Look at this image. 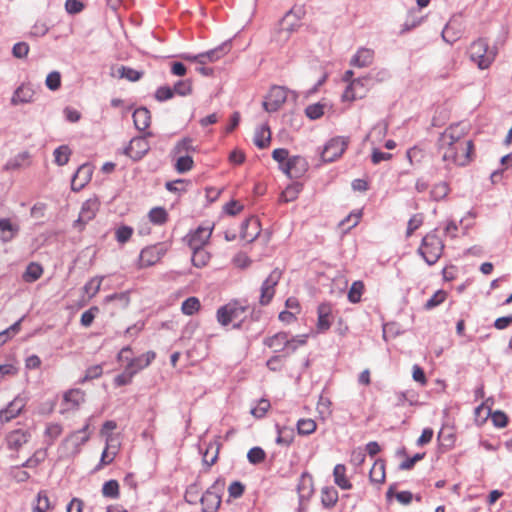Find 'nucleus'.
Instances as JSON below:
<instances>
[{"label":"nucleus","instance_id":"f257e3e1","mask_svg":"<svg viewBox=\"0 0 512 512\" xmlns=\"http://www.w3.org/2000/svg\"><path fill=\"white\" fill-rule=\"evenodd\" d=\"M467 127L457 123L447 127L438 139V153L447 168L464 167L475 157V147L467 137Z\"/></svg>","mask_w":512,"mask_h":512},{"label":"nucleus","instance_id":"f03ea898","mask_svg":"<svg viewBox=\"0 0 512 512\" xmlns=\"http://www.w3.org/2000/svg\"><path fill=\"white\" fill-rule=\"evenodd\" d=\"M307 335H297L290 337L286 332H278L267 336L263 344L275 353L283 352V356L294 353L299 347L306 345Z\"/></svg>","mask_w":512,"mask_h":512},{"label":"nucleus","instance_id":"7ed1b4c3","mask_svg":"<svg viewBox=\"0 0 512 512\" xmlns=\"http://www.w3.org/2000/svg\"><path fill=\"white\" fill-rule=\"evenodd\" d=\"M249 306L241 300L233 299L219 307L216 312V319L221 326H227L239 322L235 327L239 328L240 323L245 319Z\"/></svg>","mask_w":512,"mask_h":512},{"label":"nucleus","instance_id":"20e7f679","mask_svg":"<svg viewBox=\"0 0 512 512\" xmlns=\"http://www.w3.org/2000/svg\"><path fill=\"white\" fill-rule=\"evenodd\" d=\"M469 57L479 69H487L495 61L497 50L494 47H489L486 39L479 38L471 43L469 50Z\"/></svg>","mask_w":512,"mask_h":512},{"label":"nucleus","instance_id":"39448f33","mask_svg":"<svg viewBox=\"0 0 512 512\" xmlns=\"http://www.w3.org/2000/svg\"><path fill=\"white\" fill-rule=\"evenodd\" d=\"M443 250V240L439 237L437 231L434 230L423 237L418 253L428 265H434L442 256Z\"/></svg>","mask_w":512,"mask_h":512},{"label":"nucleus","instance_id":"423d86ee","mask_svg":"<svg viewBox=\"0 0 512 512\" xmlns=\"http://www.w3.org/2000/svg\"><path fill=\"white\" fill-rule=\"evenodd\" d=\"M225 482L223 480L215 481L211 487L200 498L202 512H217L221 505V494L224 491Z\"/></svg>","mask_w":512,"mask_h":512},{"label":"nucleus","instance_id":"0eeeda50","mask_svg":"<svg viewBox=\"0 0 512 512\" xmlns=\"http://www.w3.org/2000/svg\"><path fill=\"white\" fill-rule=\"evenodd\" d=\"M128 353H131L130 347L122 348L118 354V360H125L127 362L126 367L131 370L134 375L148 367L156 357V353L153 351H148L136 358H129L127 356Z\"/></svg>","mask_w":512,"mask_h":512},{"label":"nucleus","instance_id":"6e6552de","mask_svg":"<svg viewBox=\"0 0 512 512\" xmlns=\"http://www.w3.org/2000/svg\"><path fill=\"white\" fill-rule=\"evenodd\" d=\"M372 86L371 77L364 76L354 79L345 89L342 99L343 101H354L364 98Z\"/></svg>","mask_w":512,"mask_h":512},{"label":"nucleus","instance_id":"1a4fd4ad","mask_svg":"<svg viewBox=\"0 0 512 512\" xmlns=\"http://www.w3.org/2000/svg\"><path fill=\"white\" fill-rule=\"evenodd\" d=\"M350 142L349 137L338 136L332 138L327 142L323 151H322V159L325 162H333L338 159L348 147Z\"/></svg>","mask_w":512,"mask_h":512},{"label":"nucleus","instance_id":"9d476101","mask_svg":"<svg viewBox=\"0 0 512 512\" xmlns=\"http://www.w3.org/2000/svg\"><path fill=\"white\" fill-rule=\"evenodd\" d=\"M213 231V226H198L195 230L190 231L184 238V241L190 249L204 248Z\"/></svg>","mask_w":512,"mask_h":512},{"label":"nucleus","instance_id":"9b49d317","mask_svg":"<svg viewBox=\"0 0 512 512\" xmlns=\"http://www.w3.org/2000/svg\"><path fill=\"white\" fill-rule=\"evenodd\" d=\"M151 136H153V133L151 131H147L143 136L131 139L128 147L125 149V154L133 160L142 159L150 150L147 137Z\"/></svg>","mask_w":512,"mask_h":512},{"label":"nucleus","instance_id":"f8f14e48","mask_svg":"<svg viewBox=\"0 0 512 512\" xmlns=\"http://www.w3.org/2000/svg\"><path fill=\"white\" fill-rule=\"evenodd\" d=\"M281 279V271L278 269L273 270L268 277L263 281L260 289L259 303L262 306L268 305L274 295L275 288Z\"/></svg>","mask_w":512,"mask_h":512},{"label":"nucleus","instance_id":"ddd939ff","mask_svg":"<svg viewBox=\"0 0 512 512\" xmlns=\"http://www.w3.org/2000/svg\"><path fill=\"white\" fill-rule=\"evenodd\" d=\"M287 100V91L284 87L273 86L269 90L263 102V108L267 112H276Z\"/></svg>","mask_w":512,"mask_h":512},{"label":"nucleus","instance_id":"4468645a","mask_svg":"<svg viewBox=\"0 0 512 512\" xmlns=\"http://www.w3.org/2000/svg\"><path fill=\"white\" fill-rule=\"evenodd\" d=\"M85 397V391L79 388L69 389L63 394L61 413L77 410L85 402Z\"/></svg>","mask_w":512,"mask_h":512},{"label":"nucleus","instance_id":"2eb2a0df","mask_svg":"<svg viewBox=\"0 0 512 512\" xmlns=\"http://www.w3.org/2000/svg\"><path fill=\"white\" fill-rule=\"evenodd\" d=\"M307 170L308 162L302 156L290 157L282 167V171L290 178H300Z\"/></svg>","mask_w":512,"mask_h":512},{"label":"nucleus","instance_id":"dca6fc26","mask_svg":"<svg viewBox=\"0 0 512 512\" xmlns=\"http://www.w3.org/2000/svg\"><path fill=\"white\" fill-rule=\"evenodd\" d=\"M99 201L97 199L86 200L80 210L79 217L75 221L74 225L79 226L80 229L84 227L89 221L94 219L97 211L99 210Z\"/></svg>","mask_w":512,"mask_h":512},{"label":"nucleus","instance_id":"f3484780","mask_svg":"<svg viewBox=\"0 0 512 512\" xmlns=\"http://www.w3.org/2000/svg\"><path fill=\"white\" fill-rule=\"evenodd\" d=\"M92 167L88 164L81 165L76 173L74 174L71 181V188L73 191H80L84 188L91 180Z\"/></svg>","mask_w":512,"mask_h":512},{"label":"nucleus","instance_id":"a211bd4d","mask_svg":"<svg viewBox=\"0 0 512 512\" xmlns=\"http://www.w3.org/2000/svg\"><path fill=\"white\" fill-rule=\"evenodd\" d=\"M318 320L317 329L320 332L327 331L332 324V305L330 303H321L317 309Z\"/></svg>","mask_w":512,"mask_h":512},{"label":"nucleus","instance_id":"6ab92c4d","mask_svg":"<svg viewBox=\"0 0 512 512\" xmlns=\"http://www.w3.org/2000/svg\"><path fill=\"white\" fill-rule=\"evenodd\" d=\"M25 407V402L23 398L16 397L12 400L9 405L0 411V420L2 422H9L12 419L16 418L23 408Z\"/></svg>","mask_w":512,"mask_h":512},{"label":"nucleus","instance_id":"aec40b11","mask_svg":"<svg viewBox=\"0 0 512 512\" xmlns=\"http://www.w3.org/2000/svg\"><path fill=\"white\" fill-rule=\"evenodd\" d=\"M115 439L112 435H108L106 438V446L102 452L99 467L111 464L119 451L118 444H114Z\"/></svg>","mask_w":512,"mask_h":512},{"label":"nucleus","instance_id":"412c9836","mask_svg":"<svg viewBox=\"0 0 512 512\" xmlns=\"http://www.w3.org/2000/svg\"><path fill=\"white\" fill-rule=\"evenodd\" d=\"M35 91L29 84H21L14 92L11 103L13 105L30 103L33 100Z\"/></svg>","mask_w":512,"mask_h":512},{"label":"nucleus","instance_id":"4be33fe9","mask_svg":"<svg viewBox=\"0 0 512 512\" xmlns=\"http://www.w3.org/2000/svg\"><path fill=\"white\" fill-rule=\"evenodd\" d=\"M29 438L30 434L27 431L22 429L13 430L6 437L8 448L18 450L28 442Z\"/></svg>","mask_w":512,"mask_h":512},{"label":"nucleus","instance_id":"5701e85b","mask_svg":"<svg viewBox=\"0 0 512 512\" xmlns=\"http://www.w3.org/2000/svg\"><path fill=\"white\" fill-rule=\"evenodd\" d=\"M161 258V253L156 246L144 248L139 256L140 267H149L156 264Z\"/></svg>","mask_w":512,"mask_h":512},{"label":"nucleus","instance_id":"b1692460","mask_svg":"<svg viewBox=\"0 0 512 512\" xmlns=\"http://www.w3.org/2000/svg\"><path fill=\"white\" fill-rule=\"evenodd\" d=\"M54 505L46 490H40L32 504V512H53Z\"/></svg>","mask_w":512,"mask_h":512},{"label":"nucleus","instance_id":"393cba45","mask_svg":"<svg viewBox=\"0 0 512 512\" xmlns=\"http://www.w3.org/2000/svg\"><path fill=\"white\" fill-rule=\"evenodd\" d=\"M374 60V51L369 48H360L351 59L350 64L355 67H367Z\"/></svg>","mask_w":512,"mask_h":512},{"label":"nucleus","instance_id":"a878e982","mask_svg":"<svg viewBox=\"0 0 512 512\" xmlns=\"http://www.w3.org/2000/svg\"><path fill=\"white\" fill-rule=\"evenodd\" d=\"M334 483L343 490H350L352 483L347 477V468L344 464H337L333 469Z\"/></svg>","mask_w":512,"mask_h":512},{"label":"nucleus","instance_id":"bb28decb","mask_svg":"<svg viewBox=\"0 0 512 512\" xmlns=\"http://www.w3.org/2000/svg\"><path fill=\"white\" fill-rule=\"evenodd\" d=\"M133 121L136 129L145 131L151 124V114L147 108H137L133 113Z\"/></svg>","mask_w":512,"mask_h":512},{"label":"nucleus","instance_id":"cd10ccee","mask_svg":"<svg viewBox=\"0 0 512 512\" xmlns=\"http://www.w3.org/2000/svg\"><path fill=\"white\" fill-rule=\"evenodd\" d=\"M18 232L19 226L13 223L9 218L0 219V233L2 241H11Z\"/></svg>","mask_w":512,"mask_h":512},{"label":"nucleus","instance_id":"c85d7f7f","mask_svg":"<svg viewBox=\"0 0 512 512\" xmlns=\"http://www.w3.org/2000/svg\"><path fill=\"white\" fill-rule=\"evenodd\" d=\"M43 272L44 269L41 264L30 262L22 275V279L26 283H33L42 277Z\"/></svg>","mask_w":512,"mask_h":512},{"label":"nucleus","instance_id":"c756f323","mask_svg":"<svg viewBox=\"0 0 512 512\" xmlns=\"http://www.w3.org/2000/svg\"><path fill=\"white\" fill-rule=\"evenodd\" d=\"M370 481L376 484H382L385 482V462L382 459H378L374 462L369 473Z\"/></svg>","mask_w":512,"mask_h":512},{"label":"nucleus","instance_id":"7c9ffc66","mask_svg":"<svg viewBox=\"0 0 512 512\" xmlns=\"http://www.w3.org/2000/svg\"><path fill=\"white\" fill-rule=\"evenodd\" d=\"M220 443L218 441L210 442L204 453H203V463L207 467H211L214 465L218 459L219 450H220Z\"/></svg>","mask_w":512,"mask_h":512},{"label":"nucleus","instance_id":"2f4dec72","mask_svg":"<svg viewBox=\"0 0 512 512\" xmlns=\"http://www.w3.org/2000/svg\"><path fill=\"white\" fill-rule=\"evenodd\" d=\"M271 141V131L267 125H263L258 128L254 135V144L260 148L264 149L270 145Z\"/></svg>","mask_w":512,"mask_h":512},{"label":"nucleus","instance_id":"473e14b6","mask_svg":"<svg viewBox=\"0 0 512 512\" xmlns=\"http://www.w3.org/2000/svg\"><path fill=\"white\" fill-rule=\"evenodd\" d=\"M338 501V492L333 487H324L321 490V503L326 508H332Z\"/></svg>","mask_w":512,"mask_h":512},{"label":"nucleus","instance_id":"72a5a7b5","mask_svg":"<svg viewBox=\"0 0 512 512\" xmlns=\"http://www.w3.org/2000/svg\"><path fill=\"white\" fill-rule=\"evenodd\" d=\"M200 309H201V302L195 296H191V297L187 298L185 301H183V303L181 305V312L187 316H192V315L198 313L200 311Z\"/></svg>","mask_w":512,"mask_h":512},{"label":"nucleus","instance_id":"f704fd0d","mask_svg":"<svg viewBox=\"0 0 512 512\" xmlns=\"http://www.w3.org/2000/svg\"><path fill=\"white\" fill-rule=\"evenodd\" d=\"M193 251L192 254V264L197 268L205 267L210 259V253L207 252L204 248L191 249Z\"/></svg>","mask_w":512,"mask_h":512},{"label":"nucleus","instance_id":"c9c22d12","mask_svg":"<svg viewBox=\"0 0 512 512\" xmlns=\"http://www.w3.org/2000/svg\"><path fill=\"white\" fill-rule=\"evenodd\" d=\"M361 218L362 210L353 211L339 223V227L342 228L344 232H347L355 227L360 222Z\"/></svg>","mask_w":512,"mask_h":512},{"label":"nucleus","instance_id":"e433bc0d","mask_svg":"<svg viewBox=\"0 0 512 512\" xmlns=\"http://www.w3.org/2000/svg\"><path fill=\"white\" fill-rule=\"evenodd\" d=\"M148 218L154 225H163L168 221V213L163 207H155L149 211Z\"/></svg>","mask_w":512,"mask_h":512},{"label":"nucleus","instance_id":"4c0bfd02","mask_svg":"<svg viewBox=\"0 0 512 512\" xmlns=\"http://www.w3.org/2000/svg\"><path fill=\"white\" fill-rule=\"evenodd\" d=\"M294 18L293 13L289 12L283 17L280 23L281 31H285L287 36L296 31L300 26L299 20Z\"/></svg>","mask_w":512,"mask_h":512},{"label":"nucleus","instance_id":"58836bf2","mask_svg":"<svg viewBox=\"0 0 512 512\" xmlns=\"http://www.w3.org/2000/svg\"><path fill=\"white\" fill-rule=\"evenodd\" d=\"M364 290L365 285L362 281H354L348 291V300L354 304L360 302Z\"/></svg>","mask_w":512,"mask_h":512},{"label":"nucleus","instance_id":"ea45409f","mask_svg":"<svg viewBox=\"0 0 512 512\" xmlns=\"http://www.w3.org/2000/svg\"><path fill=\"white\" fill-rule=\"evenodd\" d=\"M194 151L193 140L191 138H184L175 145L172 153L174 155H189L190 152Z\"/></svg>","mask_w":512,"mask_h":512},{"label":"nucleus","instance_id":"a19ab883","mask_svg":"<svg viewBox=\"0 0 512 512\" xmlns=\"http://www.w3.org/2000/svg\"><path fill=\"white\" fill-rule=\"evenodd\" d=\"M118 73H119L120 78H125L130 82H137L144 75L143 71H138V70H135V69H133L131 67H127V66H121L118 69Z\"/></svg>","mask_w":512,"mask_h":512},{"label":"nucleus","instance_id":"79ce46f5","mask_svg":"<svg viewBox=\"0 0 512 512\" xmlns=\"http://www.w3.org/2000/svg\"><path fill=\"white\" fill-rule=\"evenodd\" d=\"M317 428L316 422L311 418H303L297 422V430L300 435H310Z\"/></svg>","mask_w":512,"mask_h":512},{"label":"nucleus","instance_id":"37998d69","mask_svg":"<svg viewBox=\"0 0 512 512\" xmlns=\"http://www.w3.org/2000/svg\"><path fill=\"white\" fill-rule=\"evenodd\" d=\"M175 169L178 173H185L192 170L194 161L190 155H177Z\"/></svg>","mask_w":512,"mask_h":512},{"label":"nucleus","instance_id":"c03bdc74","mask_svg":"<svg viewBox=\"0 0 512 512\" xmlns=\"http://www.w3.org/2000/svg\"><path fill=\"white\" fill-rule=\"evenodd\" d=\"M55 163L59 166H63L68 163L71 150L67 145H62L54 150Z\"/></svg>","mask_w":512,"mask_h":512},{"label":"nucleus","instance_id":"a18cd8bd","mask_svg":"<svg viewBox=\"0 0 512 512\" xmlns=\"http://www.w3.org/2000/svg\"><path fill=\"white\" fill-rule=\"evenodd\" d=\"M133 233L134 230L132 227L121 225L115 230V239L118 243L125 244L131 239Z\"/></svg>","mask_w":512,"mask_h":512},{"label":"nucleus","instance_id":"49530a36","mask_svg":"<svg viewBox=\"0 0 512 512\" xmlns=\"http://www.w3.org/2000/svg\"><path fill=\"white\" fill-rule=\"evenodd\" d=\"M226 53H227V51L225 50L224 46L217 47V48L207 51L205 53H201V56H205V58L203 59V65L219 60Z\"/></svg>","mask_w":512,"mask_h":512},{"label":"nucleus","instance_id":"de8ad7c7","mask_svg":"<svg viewBox=\"0 0 512 512\" xmlns=\"http://www.w3.org/2000/svg\"><path fill=\"white\" fill-rule=\"evenodd\" d=\"M447 299V292L444 290L436 291L433 296L427 300L424 307L426 310H431L440 304H442Z\"/></svg>","mask_w":512,"mask_h":512},{"label":"nucleus","instance_id":"09e8293b","mask_svg":"<svg viewBox=\"0 0 512 512\" xmlns=\"http://www.w3.org/2000/svg\"><path fill=\"white\" fill-rule=\"evenodd\" d=\"M102 494L109 498L119 497V483L116 480H109L102 487Z\"/></svg>","mask_w":512,"mask_h":512},{"label":"nucleus","instance_id":"8fccbe9b","mask_svg":"<svg viewBox=\"0 0 512 512\" xmlns=\"http://www.w3.org/2000/svg\"><path fill=\"white\" fill-rule=\"evenodd\" d=\"M247 458L251 464H260L266 459V453L261 447H253L248 451Z\"/></svg>","mask_w":512,"mask_h":512},{"label":"nucleus","instance_id":"3c124183","mask_svg":"<svg viewBox=\"0 0 512 512\" xmlns=\"http://www.w3.org/2000/svg\"><path fill=\"white\" fill-rule=\"evenodd\" d=\"M424 217L421 213L414 214L408 221L406 237H410L417 229L423 225Z\"/></svg>","mask_w":512,"mask_h":512},{"label":"nucleus","instance_id":"603ef678","mask_svg":"<svg viewBox=\"0 0 512 512\" xmlns=\"http://www.w3.org/2000/svg\"><path fill=\"white\" fill-rule=\"evenodd\" d=\"M102 281L103 277H94L85 284L84 290L89 295V298L94 297L99 292Z\"/></svg>","mask_w":512,"mask_h":512},{"label":"nucleus","instance_id":"864d4df0","mask_svg":"<svg viewBox=\"0 0 512 512\" xmlns=\"http://www.w3.org/2000/svg\"><path fill=\"white\" fill-rule=\"evenodd\" d=\"M192 82L190 80H181L175 83L173 87L174 94L187 96L192 93Z\"/></svg>","mask_w":512,"mask_h":512},{"label":"nucleus","instance_id":"5fc2aeb1","mask_svg":"<svg viewBox=\"0 0 512 512\" xmlns=\"http://www.w3.org/2000/svg\"><path fill=\"white\" fill-rule=\"evenodd\" d=\"M270 409V402L267 399H260L255 407L251 409V414L256 418H263Z\"/></svg>","mask_w":512,"mask_h":512},{"label":"nucleus","instance_id":"6e6d98bb","mask_svg":"<svg viewBox=\"0 0 512 512\" xmlns=\"http://www.w3.org/2000/svg\"><path fill=\"white\" fill-rule=\"evenodd\" d=\"M48 89L56 91L61 87V74L58 71L50 72L45 80Z\"/></svg>","mask_w":512,"mask_h":512},{"label":"nucleus","instance_id":"4d7b16f0","mask_svg":"<svg viewBox=\"0 0 512 512\" xmlns=\"http://www.w3.org/2000/svg\"><path fill=\"white\" fill-rule=\"evenodd\" d=\"M305 114L311 120L319 119L324 114V105L320 103L311 104L306 107Z\"/></svg>","mask_w":512,"mask_h":512},{"label":"nucleus","instance_id":"13d9d810","mask_svg":"<svg viewBox=\"0 0 512 512\" xmlns=\"http://www.w3.org/2000/svg\"><path fill=\"white\" fill-rule=\"evenodd\" d=\"M46 458L45 450H37L29 459L26 460L25 463L22 464L23 467L34 468L37 467L41 462H43Z\"/></svg>","mask_w":512,"mask_h":512},{"label":"nucleus","instance_id":"bf43d9fd","mask_svg":"<svg viewBox=\"0 0 512 512\" xmlns=\"http://www.w3.org/2000/svg\"><path fill=\"white\" fill-rule=\"evenodd\" d=\"M448 193L449 187L445 182H440L434 185V187L431 190V196L436 201L442 200L447 196Z\"/></svg>","mask_w":512,"mask_h":512},{"label":"nucleus","instance_id":"052dcab7","mask_svg":"<svg viewBox=\"0 0 512 512\" xmlns=\"http://www.w3.org/2000/svg\"><path fill=\"white\" fill-rule=\"evenodd\" d=\"M300 192V186L299 185H292L288 186L281 194L280 199L283 202H290L297 198L298 194Z\"/></svg>","mask_w":512,"mask_h":512},{"label":"nucleus","instance_id":"680f3d73","mask_svg":"<svg viewBox=\"0 0 512 512\" xmlns=\"http://www.w3.org/2000/svg\"><path fill=\"white\" fill-rule=\"evenodd\" d=\"M98 312H99V308L97 306H93L90 309H88L87 311H85L81 315V319H80L81 324L84 327H89L92 324V322L94 321L95 316L98 314Z\"/></svg>","mask_w":512,"mask_h":512},{"label":"nucleus","instance_id":"e2e57ef3","mask_svg":"<svg viewBox=\"0 0 512 512\" xmlns=\"http://www.w3.org/2000/svg\"><path fill=\"white\" fill-rule=\"evenodd\" d=\"M103 373V369L101 365H94L89 367L83 379L80 381V383H85L86 381L93 380L99 378Z\"/></svg>","mask_w":512,"mask_h":512},{"label":"nucleus","instance_id":"0e129e2a","mask_svg":"<svg viewBox=\"0 0 512 512\" xmlns=\"http://www.w3.org/2000/svg\"><path fill=\"white\" fill-rule=\"evenodd\" d=\"M283 355H275L269 358L266 362V366L270 371L277 372L282 370L284 363H283Z\"/></svg>","mask_w":512,"mask_h":512},{"label":"nucleus","instance_id":"69168bd1","mask_svg":"<svg viewBox=\"0 0 512 512\" xmlns=\"http://www.w3.org/2000/svg\"><path fill=\"white\" fill-rule=\"evenodd\" d=\"M200 493V487L197 484L190 485L185 492V500L189 504H196Z\"/></svg>","mask_w":512,"mask_h":512},{"label":"nucleus","instance_id":"338daca9","mask_svg":"<svg viewBox=\"0 0 512 512\" xmlns=\"http://www.w3.org/2000/svg\"><path fill=\"white\" fill-rule=\"evenodd\" d=\"M491 420L494 424V426L498 428H504L508 424V417L507 415L502 411H495L491 414Z\"/></svg>","mask_w":512,"mask_h":512},{"label":"nucleus","instance_id":"774afa93","mask_svg":"<svg viewBox=\"0 0 512 512\" xmlns=\"http://www.w3.org/2000/svg\"><path fill=\"white\" fill-rule=\"evenodd\" d=\"M84 501L78 497H74L66 506V512H83Z\"/></svg>","mask_w":512,"mask_h":512}]
</instances>
